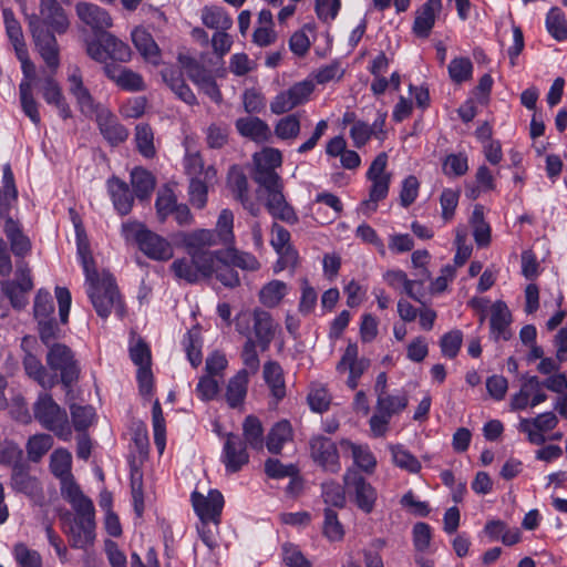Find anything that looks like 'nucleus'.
<instances>
[{"mask_svg":"<svg viewBox=\"0 0 567 567\" xmlns=\"http://www.w3.org/2000/svg\"><path fill=\"white\" fill-rule=\"evenodd\" d=\"M76 249L87 284L86 293L99 317L106 319L113 309L122 316L123 307L114 277L107 272H97L90 250L85 229L78 218L73 216Z\"/></svg>","mask_w":567,"mask_h":567,"instance_id":"f257e3e1","label":"nucleus"},{"mask_svg":"<svg viewBox=\"0 0 567 567\" xmlns=\"http://www.w3.org/2000/svg\"><path fill=\"white\" fill-rule=\"evenodd\" d=\"M27 19L40 55L49 68L55 70L60 59L54 33H64L70 24L64 9L56 0H40V14L32 13Z\"/></svg>","mask_w":567,"mask_h":567,"instance_id":"f03ea898","label":"nucleus"},{"mask_svg":"<svg viewBox=\"0 0 567 567\" xmlns=\"http://www.w3.org/2000/svg\"><path fill=\"white\" fill-rule=\"evenodd\" d=\"M66 502L75 512L66 534L73 548L86 549L95 539V511L93 502L85 495L76 496Z\"/></svg>","mask_w":567,"mask_h":567,"instance_id":"7ed1b4c3","label":"nucleus"},{"mask_svg":"<svg viewBox=\"0 0 567 567\" xmlns=\"http://www.w3.org/2000/svg\"><path fill=\"white\" fill-rule=\"evenodd\" d=\"M255 182L264 189V204L272 218L289 225L298 223V215L284 194L285 186L278 174L265 172L255 177Z\"/></svg>","mask_w":567,"mask_h":567,"instance_id":"20e7f679","label":"nucleus"},{"mask_svg":"<svg viewBox=\"0 0 567 567\" xmlns=\"http://www.w3.org/2000/svg\"><path fill=\"white\" fill-rule=\"evenodd\" d=\"M121 234L128 243H136L140 250L154 260H168L174 251L169 241L164 237L148 230L137 221H127L122 225Z\"/></svg>","mask_w":567,"mask_h":567,"instance_id":"39448f33","label":"nucleus"},{"mask_svg":"<svg viewBox=\"0 0 567 567\" xmlns=\"http://www.w3.org/2000/svg\"><path fill=\"white\" fill-rule=\"evenodd\" d=\"M34 419L45 430L54 433L62 441L72 439V426L66 411L50 394L40 393L33 405Z\"/></svg>","mask_w":567,"mask_h":567,"instance_id":"423d86ee","label":"nucleus"},{"mask_svg":"<svg viewBox=\"0 0 567 567\" xmlns=\"http://www.w3.org/2000/svg\"><path fill=\"white\" fill-rule=\"evenodd\" d=\"M236 330L247 339L252 338L254 332L256 343L261 351H266L275 337L276 327L268 311L256 308L252 312L244 311L237 316Z\"/></svg>","mask_w":567,"mask_h":567,"instance_id":"0eeeda50","label":"nucleus"},{"mask_svg":"<svg viewBox=\"0 0 567 567\" xmlns=\"http://www.w3.org/2000/svg\"><path fill=\"white\" fill-rule=\"evenodd\" d=\"M177 61L181 69L202 93L207 95L216 104L223 102L221 91L209 69L187 53H178Z\"/></svg>","mask_w":567,"mask_h":567,"instance_id":"6e6552de","label":"nucleus"},{"mask_svg":"<svg viewBox=\"0 0 567 567\" xmlns=\"http://www.w3.org/2000/svg\"><path fill=\"white\" fill-rule=\"evenodd\" d=\"M408 404L409 398L405 392L380 394L377 399L375 413L369 421L373 435L375 437L384 436L391 419L404 411Z\"/></svg>","mask_w":567,"mask_h":567,"instance_id":"1a4fd4ad","label":"nucleus"},{"mask_svg":"<svg viewBox=\"0 0 567 567\" xmlns=\"http://www.w3.org/2000/svg\"><path fill=\"white\" fill-rule=\"evenodd\" d=\"M86 52L96 62L110 64L109 60L127 62L131 60L130 47L109 32H103L86 45Z\"/></svg>","mask_w":567,"mask_h":567,"instance_id":"9d476101","label":"nucleus"},{"mask_svg":"<svg viewBox=\"0 0 567 567\" xmlns=\"http://www.w3.org/2000/svg\"><path fill=\"white\" fill-rule=\"evenodd\" d=\"M47 364L56 374L61 383L70 386L78 381L80 374L79 363L73 351L63 343H52L47 353Z\"/></svg>","mask_w":567,"mask_h":567,"instance_id":"9b49d317","label":"nucleus"},{"mask_svg":"<svg viewBox=\"0 0 567 567\" xmlns=\"http://www.w3.org/2000/svg\"><path fill=\"white\" fill-rule=\"evenodd\" d=\"M49 467L60 481L61 495L65 501L84 495L72 474V454L66 449L59 447L52 452Z\"/></svg>","mask_w":567,"mask_h":567,"instance_id":"f8f14e48","label":"nucleus"},{"mask_svg":"<svg viewBox=\"0 0 567 567\" xmlns=\"http://www.w3.org/2000/svg\"><path fill=\"white\" fill-rule=\"evenodd\" d=\"M347 494L353 498L358 508L369 514L373 511L378 497L375 488L355 468H348L343 474Z\"/></svg>","mask_w":567,"mask_h":567,"instance_id":"ddd939ff","label":"nucleus"},{"mask_svg":"<svg viewBox=\"0 0 567 567\" xmlns=\"http://www.w3.org/2000/svg\"><path fill=\"white\" fill-rule=\"evenodd\" d=\"M213 257L210 254H194L189 258H178L171 265L176 278L195 284L202 278L212 277Z\"/></svg>","mask_w":567,"mask_h":567,"instance_id":"4468645a","label":"nucleus"},{"mask_svg":"<svg viewBox=\"0 0 567 567\" xmlns=\"http://www.w3.org/2000/svg\"><path fill=\"white\" fill-rule=\"evenodd\" d=\"M315 90L312 80H303L295 83L289 89L279 92L270 102V111L274 114L281 115L290 112L295 107L308 102Z\"/></svg>","mask_w":567,"mask_h":567,"instance_id":"2eb2a0df","label":"nucleus"},{"mask_svg":"<svg viewBox=\"0 0 567 567\" xmlns=\"http://www.w3.org/2000/svg\"><path fill=\"white\" fill-rule=\"evenodd\" d=\"M69 93L75 99L80 112L90 118L95 117L105 107L95 102L89 89L84 85L82 73L78 66L69 69Z\"/></svg>","mask_w":567,"mask_h":567,"instance_id":"dca6fc26","label":"nucleus"},{"mask_svg":"<svg viewBox=\"0 0 567 567\" xmlns=\"http://www.w3.org/2000/svg\"><path fill=\"white\" fill-rule=\"evenodd\" d=\"M558 417L554 412H544L535 417H522L518 431L527 435V441L534 445H543L547 441L545 433L553 431L558 424Z\"/></svg>","mask_w":567,"mask_h":567,"instance_id":"f3484780","label":"nucleus"},{"mask_svg":"<svg viewBox=\"0 0 567 567\" xmlns=\"http://www.w3.org/2000/svg\"><path fill=\"white\" fill-rule=\"evenodd\" d=\"M190 499L200 522H212L215 525L219 524L224 507V496L219 491L210 489L207 496L195 491L192 493Z\"/></svg>","mask_w":567,"mask_h":567,"instance_id":"a211bd4d","label":"nucleus"},{"mask_svg":"<svg viewBox=\"0 0 567 567\" xmlns=\"http://www.w3.org/2000/svg\"><path fill=\"white\" fill-rule=\"evenodd\" d=\"M310 452L313 461L326 472L338 473L341 470L339 452L331 439L322 435L312 437Z\"/></svg>","mask_w":567,"mask_h":567,"instance_id":"6ab92c4d","label":"nucleus"},{"mask_svg":"<svg viewBox=\"0 0 567 567\" xmlns=\"http://www.w3.org/2000/svg\"><path fill=\"white\" fill-rule=\"evenodd\" d=\"M10 487L16 493L28 496L35 504H40L43 499V487L38 477L30 474V467L27 464L16 466L11 471Z\"/></svg>","mask_w":567,"mask_h":567,"instance_id":"aec40b11","label":"nucleus"},{"mask_svg":"<svg viewBox=\"0 0 567 567\" xmlns=\"http://www.w3.org/2000/svg\"><path fill=\"white\" fill-rule=\"evenodd\" d=\"M358 353V346L355 343H349L341 360L337 364V371L339 373H349L347 385L352 390L358 386L361 375L370 365V361L364 358L359 359Z\"/></svg>","mask_w":567,"mask_h":567,"instance_id":"412c9836","label":"nucleus"},{"mask_svg":"<svg viewBox=\"0 0 567 567\" xmlns=\"http://www.w3.org/2000/svg\"><path fill=\"white\" fill-rule=\"evenodd\" d=\"M244 441L234 433H228L224 443L221 462L226 472L237 473L249 462V454Z\"/></svg>","mask_w":567,"mask_h":567,"instance_id":"4be33fe9","label":"nucleus"},{"mask_svg":"<svg viewBox=\"0 0 567 567\" xmlns=\"http://www.w3.org/2000/svg\"><path fill=\"white\" fill-rule=\"evenodd\" d=\"M76 14L95 34L103 33L106 29L112 27V18L109 12L94 3H78Z\"/></svg>","mask_w":567,"mask_h":567,"instance_id":"5701e85b","label":"nucleus"},{"mask_svg":"<svg viewBox=\"0 0 567 567\" xmlns=\"http://www.w3.org/2000/svg\"><path fill=\"white\" fill-rule=\"evenodd\" d=\"M176 238L185 247L188 255L213 254L212 251L205 250V248L218 244L217 235L213 229H196L189 233H178Z\"/></svg>","mask_w":567,"mask_h":567,"instance_id":"b1692460","label":"nucleus"},{"mask_svg":"<svg viewBox=\"0 0 567 567\" xmlns=\"http://www.w3.org/2000/svg\"><path fill=\"white\" fill-rule=\"evenodd\" d=\"M442 10V0H426L416 11L412 25V32L422 39H426L435 24L436 16Z\"/></svg>","mask_w":567,"mask_h":567,"instance_id":"393cba45","label":"nucleus"},{"mask_svg":"<svg viewBox=\"0 0 567 567\" xmlns=\"http://www.w3.org/2000/svg\"><path fill=\"white\" fill-rule=\"evenodd\" d=\"M101 134L112 145H118L128 137V131L118 122L116 115H114L109 109L100 111L94 117Z\"/></svg>","mask_w":567,"mask_h":567,"instance_id":"a878e982","label":"nucleus"},{"mask_svg":"<svg viewBox=\"0 0 567 567\" xmlns=\"http://www.w3.org/2000/svg\"><path fill=\"white\" fill-rule=\"evenodd\" d=\"M105 75L122 90L140 92L145 90V83L141 74L117 64L104 65Z\"/></svg>","mask_w":567,"mask_h":567,"instance_id":"bb28decb","label":"nucleus"},{"mask_svg":"<svg viewBox=\"0 0 567 567\" xmlns=\"http://www.w3.org/2000/svg\"><path fill=\"white\" fill-rule=\"evenodd\" d=\"M163 81L174 92V94L184 103L193 106L197 105L198 101L192 89L185 82L183 73L175 66H165L161 71Z\"/></svg>","mask_w":567,"mask_h":567,"instance_id":"cd10ccee","label":"nucleus"},{"mask_svg":"<svg viewBox=\"0 0 567 567\" xmlns=\"http://www.w3.org/2000/svg\"><path fill=\"white\" fill-rule=\"evenodd\" d=\"M107 190L115 210L122 216L130 214L134 204V196L128 185L117 177H112L107 181Z\"/></svg>","mask_w":567,"mask_h":567,"instance_id":"c85d7f7f","label":"nucleus"},{"mask_svg":"<svg viewBox=\"0 0 567 567\" xmlns=\"http://www.w3.org/2000/svg\"><path fill=\"white\" fill-rule=\"evenodd\" d=\"M483 532L489 540H501L505 546H513L522 540L520 529L518 527H508L502 519L487 520Z\"/></svg>","mask_w":567,"mask_h":567,"instance_id":"c756f323","label":"nucleus"},{"mask_svg":"<svg viewBox=\"0 0 567 567\" xmlns=\"http://www.w3.org/2000/svg\"><path fill=\"white\" fill-rule=\"evenodd\" d=\"M213 257L212 276L215 275L225 287L235 288L240 284L238 272L235 266L230 262L228 257L224 256L223 250L214 251L210 254Z\"/></svg>","mask_w":567,"mask_h":567,"instance_id":"7c9ffc66","label":"nucleus"},{"mask_svg":"<svg viewBox=\"0 0 567 567\" xmlns=\"http://www.w3.org/2000/svg\"><path fill=\"white\" fill-rule=\"evenodd\" d=\"M289 243L290 233L278 223H274L271 226L270 244L276 252L281 256L286 265L293 266L297 262L298 254L291 248Z\"/></svg>","mask_w":567,"mask_h":567,"instance_id":"2f4dec72","label":"nucleus"},{"mask_svg":"<svg viewBox=\"0 0 567 567\" xmlns=\"http://www.w3.org/2000/svg\"><path fill=\"white\" fill-rule=\"evenodd\" d=\"M340 445L351 452L357 467L367 474L374 473L378 462L368 444H357L350 440H342Z\"/></svg>","mask_w":567,"mask_h":567,"instance_id":"473e14b6","label":"nucleus"},{"mask_svg":"<svg viewBox=\"0 0 567 567\" xmlns=\"http://www.w3.org/2000/svg\"><path fill=\"white\" fill-rule=\"evenodd\" d=\"M3 231L10 243L11 251L17 257H24L31 250V241L21 229L20 224L11 217L4 221Z\"/></svg>","mask_w":567,"mask_h":567,"instance_id":"72a5a7b5","label":"nucleus"},{"mask_svg":"<svg viewBox=\"0 0 567 567\" xmlns=\"http://www.w3.org/2000/svg\"><path fill=\"white\" fill-rule=\"evenodd\" d=\"M249 383V377L247 370H239L234 377H231L226 386V402L227 404L236 409L243 405L247 395Z\"/></svg>","mask_w":567,"mask_h":567,"instance_id":"f704fd0d","label":"nucleus"},{"mask_svg":"<svg viewBox=\"0 0 567 567\" xmlns=\"http://www.w3.org/2000/svg\"><path fill=\"white\" fill-rule=\"evenodd\" d=\"M235 125L240 135L258 143L267 142L271 134L269 125L259 117H240Z\"/></svg>","mask_w":567,"mask_h":567,"instance_id":"c9c22d12","label":"nucleus"},{"mask_svg":"<svg viewBox=\"0 0 567 567\" xmlns=\"http://www.w3.org/2000/svg\"><path fill=\"white\" fill-rule=\"evenodd\" d=\"M293 430L289 421L281 420L272 425L266 436V447L271 454H280L285 444L292 441Z\"/></svg>","mask_w":567,"mask_h":567,"instance_id":"e433bc0d","label":"nucleus"},{"mask_svg":"<svg viewBox=\"0 0 567 567\" xmlns=\"http://www.w3.org/2000/svg\"><path fill=\"white\" fill-rule=\"evenodd\" d=\"M543 386L542 381L536 375H523L522 385L517 393L511 399V409L513 411H523L528 408L529 400Z\"/></svg>","mask_w":567,"mask_h":567,"instance_id":"4c0bfd02","label":"nucleus"},{"mask_svg":"<svg viewBox=\"0 0 567 567\" xmlns=\"http://www.w3.org/2000/svg\"><path fill=\"white\" fill-rule=\"evenodd\" d=\"M183 165L189 179L205 178L206 181H214L217 174L214 166H205L203 157L198 152H187L184 156Z\"/></svg>","mask_w":567,"mask_h":567,"instance_id":"58836bf2","label":"nucleus"},{"mask_svg":"<svg viewBox=\"0 0 567 567\" xmlns=\"http://www.w3.org/2000/svg\"><path fill=\"white\" fill-rule=\"evenodd\" d=\"M264 379L272 396L281 400L286 395L284 371L278 362L268 361L264 364Z\"/></svg>","mask_w":567,"mask_h":567,"instance_id":"ea45409f","label":"nucleus"},{"mask_svg":"<svg viewBox=\"0 0 567 567\" xmlns=\"http://www.w3.org/2000/svg\"><path fill=\"white\" fill-rule=\"evenodd\" d=\"M132 41L137 51L148 61L157 62L159 49L153 37L144 28H135L132 32Z\"/></svg>","mask_w":567,"mask_h":567,"instance_id":"a19ab883","label":"nucleus"},{"mask_svg":"<svg viewBox=\"0 0 567 567\" xmlns=\"http://www.w3.org/2000/svg\"><path fill=\"white\" fill-rule=\"evenodd\" d=\"M243 435L246 446L260 451L266 444L264 427L260 420L255 415H248L243 422Z\"/></svg>","mask_w":567,"mask_h":567,"instance_id":"79ce46f5","label":"nucleus"},{"mask_svg":"<svg viewBox=\"0 0 567 567\" xmlns=\"http://www.w3.org/2000/svg\"><path fill=\"white\" fill-rule=\"evenodd\" d=\"M491 331L495 339L508 340L511 337L508 326L511 313L504 303H495L491 315Z\"/></svg>","mask_w":567,"mask_h":567,"instance_id":"37998d69","label":"nucleus"},{"mask_svg":"<svg viewBox=\"0 0 567 567\" xmlns=\"http://www.w3.org/2000/svg\"><path fill=\"white\" fill-rule=\"evenodd\" d=\"M301 131L300 115L297 113L282 116L275 124V135L285 142L291 144L299 136Z\"/></svg>","mask_w":567,"mask_h":567,"instance_id":"c03bdc74","label":"nucleus"},{"mask_svg":"<svg viewBox=\"0 0 567 567\" xmlns=\"http://www.w3.org/2000/svg\"><path fill=\"white\" fill-rule=\"evenodd\" d=\"M389 451L396 467L411 474H417L421 471V462L402 444H390Z\"/></svg>","mask_w":567,"mask_h":567,"instance_id":"a18cd8bd","label":"nucleus"},{"mask_svg":"<svg viewBox=\"0 0 567 567\" xmlns=\"http://www.w3.org/2000/svg\"><path fill=\"white\" fill-rule=\"evenodd\" d=\"M265 473L269 478L281 480L289 477V487L298 483L300 485L299 470L295 464H282L277 458H268L265 462Z\"/></svg>","mask_w":567,"mask_h":567,"instance_id":"49530a36","label":"nucleus"},{"mask_svg":"<svg viewBox=\"0 0 567 567\" xmlns=\"http://www.w3.org/2000/svg\"><path fill=\"white\" fill-rule=\"evenodd\" d=\"M23 365L27 374L42 388L50 389L56 383L55 377L49 375L45 368L35 355L28 353L24 357Z\"/></svg>","mask_w":567,"mask_h":567,"instance_id":"de8ad7c7","label":"nucleus"},{"mask_svg":"<svg viewBox=\"0 0 567 567\" xmlns=\"http://www.w3.org/2000/svg\"><path fill=\"white\" fill-rule=\"evenodd\" d=\"M470 223L473 228V237L477 246L486 247L491 243V227L484 218V208L476 205L473 209Z\"/></svg>","mask_w":567,"mask_h":567,"instance_id":"09e8293b","label":"nucleus"},{"mask_svg":"<svg viewBox=\"0 0 567 567\" xmlns=\"http://www.w3.org/2000/svg\"><path fill=\"white\" fill-rule=\"evenodd\" d=\"M288 292V286L281 280H271L259 291V301L267 308L277 307Z\"/></svg>","mask_w":567,"mask_h":567,"instance_id":"8fccbe9b","label":"nucleus"},{"mask_svg":"<svg viewBox=\"0 0 567 567\" xmlns=\"http://www.w3.org/2000/svg\"><path fill=\"white\" fill-rule=\"evenodd\" d=\"M203 24L216 31H227L233 25V19L219 7H205L202 10Z\"/></svg>","mask_w":567,"mask_h":567,"instance_id":"3c124183","label":"nucleus"},{"mask_svg":"<svg viewBox=\"0 0 567 567\" xmlns=\"http://www.w3.org/2000/svg\"><path fill=\"white\" fill-rule=\"evenodd\" d=\"M53 446V439L50 434L39 433L29 437L25 451L29 461L38 463Z\"/></svg>","mask_w":567,"mask_h":567,"instance_id":"603ef678","label":"nucleus"},{"mask_svg":"<svg viewBox=\"0 0 567 567\" xmlns=\"http://www.w3.org/2000/svg\"><path fill=\"white\" fill-rule=\"evenodd\" d=\"M131 183L140 199L148 198L155 187L154 176L146 169L136 167L131 173Z\"/></svg>","mask_w":567,"mask_h":567,"instance_id":"864d4df0","label":"nucleus"},{"mask_svg":"<svg viewBox=\"0 0 567 567\" xmlns=\"http://www.w3.org/2000/svg\"><path fill=\"white\" fill-rule=\"evenodd\" d=\"M19 93L23 113L31 120L33 124L38 125L41 121L38 110L39 104L33 97L32 84L30 81H21L19 85Z\"/></svg>","mask_w":567,"mask_h":567,"instance_id":"5fc2aeb1","label":"nucleus"},{"mask_svg":"<svg viewBox=\"0 0 567 567\" xmlns=\"http://www.w3.org/2000/svg\"><path fill=\"white\" fill-rule=\"evenodd\" d=\"M254 158L256 163V172L254 178L258 177L265 172L277 174L275 168L279 167L282 163L281 153L276 148H265L261 153L256 154Z\"/></svg>","mask_w":567,"mask_h":567,"instance_id":"6e6d98bb","label":"nucleus"},{"mask_svg":"<svg viewBox=\"0 0 567 567\" xmlns=\"http://www.w3.org/2000/svg\"><path fill=\"white\" fill-rule=\"evenodd\" d=\"M546 29L557 41L567 40V19L558 8H551L546 16Z\"/></svg>","mask_w":567,"mask_h":567,"instance_id":"4d7b16f0","label":"nucleus"},{"mask_svg":"<svg viewBox=\"0 0 567 567\" xmlns=\"http://www.w3.org/2000/svg\"><path fill=\"white\" fill-rule=\"evenodd\" d=\"M135 143L137 151L146 158L154 157V133L148 124L141 123L135 127Z\"/></svg>","mask_w":567,"mask_h":567,"instance_id":"13d9d810","label":"nucleus"},{"mask_svg":"<svg viewBox=\"0 0 567 567\" xmlns=\"http://www.w3.org/2000/svg\"><path fill=\"white\" fill-rule=\"evenodd\" d=\"M447 71L451 81L453 83L461 84L472 78L473 63L468 58L456 56L451 60Z\"/></svg>","mask_w":567,"mask_h":567,"instance_id":"bf43d9fd","label":"nucleus"},{"mask_svg":"<svg viewBox=\"0 0 567 567\" xmlns=\"http://www.w3.org/2000/svg\"><path fill=\"white\" fill-rule=\"evenodd\" d=\"M12 555L19 567H43L40 553L29 548L24 543H17Z\"/></svg>","mask_w":567,"mask_h":567,"instance_id":"052dcab7","label":"nucleus"},{"mask_svg":"<svg viewBox=\"0 0 567 567\" xmlns=\"http://www.w3.org/2000/svg\"><path fill=\"white\" fill-rule=\"evenodd\" d=\"M212 181L205 178L189 179L188 200L190 205L197 209H203L208 199V184Z\"/></svg>","mask_w":567,"mask_h":567,"instance_id":"680f3d73","label":"nucleus"},{"mask_svg":"<svg viewBox=\"0 0 567 567\" xmlns=\"http://www.w3.org/2000/svg\"><path fill=\"white\" fill-rule=\"evenodd\" d=\"M227 185L237 200L249 195L247 176L237 165H234L229 168L227 175Z\"/></svg>","mask_w":567,"mask_h":567,"instance_id":"e2e57ef3","label":"nucleus"},{"mask_svg":"<svg viewBox=\"0 0 567 567\" xmlns=\"http://www.w3.org/2000/svg\"><path fill=\"white\" fill-rule=\"evenodd\" d=\"M152 422L154 431V443L159 454H162L166 444V427L163 411L157 400L154 402L152 408Z\"/></svg>","mask_w":567,"mask_h":567,"instance_id":"0e129e2a","label":"nucleus"},{"mask_svg":"<svg viewBox=\"0 0 567 567\" xmlns=\"http://www.w3.org/2000/svg\"><path fill=\"white\" fill-rule=\"evenodd\" d=\"M322 532L330 542H340L344 537V528L332 508L324 509Z\"/></svg>","mask_w":567,"mask_h":567,"instance_id":"69168bd1","label":"nucleus"},{"mask_svg":"<svg viewBox=\"0 0 567 567\" xmlns=\"http://www.w3.org/2000/svg\"><path fill=\"white\" fill-rule=\"evenodd\" d=\"M322 498L326 504L342 508L346 505V486H341L334 481L322 483Z\"/></svg>","mask_w":567,"mask_h":567,"instance_id":"338daca9","label":"nucleus"},{"mask_svg":"<svg viewBox=\"0 0 567 567\" xmlns=\"http://www.w3.org/2000/svg\"><path fill=\"white\" fill-rule=\"evenodd\" d=\"M25 461L23 451L11 441H0V464L11 466H21Z\"/></svg>","mask_w":567,"mask_h":567,"instance_id":"774afa93","label":"nucleus"}]
</instances>
